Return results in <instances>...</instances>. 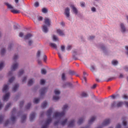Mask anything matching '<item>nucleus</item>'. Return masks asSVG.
<instances>
[{"label":"nucleus","instance_id":"nucleus-49","mask_svg":"<svg viewBox=\"0 0 128 128\" xmlns=\"http://www.w3.org/2000/svg\"><path fill=\"white\" fill-rule=\"evenodd\" d=\"M69 74L71 75H72L74 74V72L73 71L70 70L69 72Z\"/></svg>","mask_w":128,"mask_h":128},{"label":"nucleus","instance_id":"nucleus-35","mask_svg":"<svg viewBox=\"0 0 128 128\" xmlns=\"http://www.w3.org/2000/svg\"><path fill=\"white\" fill-rule=\"evenodd\" d=\"M81 96L82 97H86L88 96V95L85 92H82L81 94Z\"/></svg>","mask_w":128,"mask_h":128},{"label":"nucleus","instance_id":"nucleus-30","mask_svg":"<svg viewBox=\"0 0 128 128\" xmlns=\"http://www.w3.org/2000/svg\"><path fill=\"white\" fill-rule=\"evenodd\" d=\"M62 80H66V77H65V75L64 73H63L62 75Z\"/></svg>","mask_w":128,"mask_h":128},{"label":"nucleus","instance_id":"nucleus-41","mask_svg":"<svg viewBox=\"0 0 128 128\" xmlns=\"http://www.w3.org/2000/svg\"><path fill=\"white\" fill-rule=\"evenodd\" d=\"M6 52L5 50L3 48L1 50V54L2 55H3L4 54L5 52Z\"/></svg>","mask_w":128,"mask_h":128},{"label":"nucleus","instance_id":"nucleus-4","mask_svg":"<svg viewBox=\"0 0 128 128\" xmlns=\"http://www.w3.org/2000/svg\"><path fill=\"white\" fill-rule=\"evenodd\" d=\"M52 120L51 118H50L48 119L46 121L45 124L42 125L41 128H47L50 123Z\"/></svg>","mask_w":128,"mask_h":128},{"label":"nucleus","instance_id":"nucleus-62","mask_svg":"<svg viewBox=\"0 0 128 128\" xmlns=\"http://www.w3.org/2000/svg\"><path fill=\"white\" fill-rule=\"evenodd\" d=\"M58 56L61 59H62V57L60 54L59 52H58Z\"/></svg>","mask_w":128,"mask_h":128},{"label":"nucleus","instance_id":"nucleus-44","mask_svg":"<svg viewBox=\"0 0 128 128\" xmlns=\"http://www.w3.org/2000/svg\"><path fill=\"white\" fill-rule=\"evenodd\" d=\"M53 39L55 41L58 40V38H57L56 36L54 35H53Z\"/></svg>","mask_w":128,"mask_h":128},{"label":"nucleus","instance_id":"nucleus-57","mask_svg":"<svg viewBox=\"0 0 128 128\" xmlns=\"http://www.w3.org/2000/svg\"><path fill=\"white\" fill-rule=\"evenodd\" d=\"M33 43V41L32 40H30L28 41V44L30 46Z\"/></svg>","mask_w":128,"mask_h":128},{"label":"nucleus","instance_id":"nucleus-1","mask_svg":"<svg viewBox=\"0 0 128 128\" xmlns=\"http://www.w3.org/2000/svg\"><path fill=\"white\" fill-rule=\"evenodd\" d=\"M68 106L67 105H65L63 106L62 108L63 111L61 112H56L54 114V117L55 118L62 117L64 116L65 114V112L68 110Z\"/></svg>","mask_w":128,"mask_h":128},{"label":"nucleus","instance_id":"nucleus-19","mask_svg":"<svg viewBox=\"0 0 128 128\" xmlns=\"http://www.w3.org/2000/svg\"><path fill=\"white\" fill-rule=\"evenodd\" d=\"M84 118L83 117L80 118L78 120L77 123L79 124H80L82 123L84 120Z\"/></svg>","mask_w":128,"mask_h":128},{"label":"nucleus","instance_id":"nucleus-2","mask_svg":"<svg viewBox=\"0 0 128 128\" xmlns=\"http://www.w3.org/2000/svg\"><path fill=\"white\" fill-rule=\"evenodd\" d=\"M44 23L47 26L44 25L43 26L42 30L44 32L46 33L48 31L47 26H49L50 24L49 19L48 18L45 19L44 20Z\"/></svg>","mask_w":128,"mask_h":128},{"label":"nucleus","instance_id":"nucleus-59","mask_svg":"<svg viewBox=\"0 0 128 128\" xmlns=\"http://www.w3.org/2000/svg\"><path fill=\"white\" fill-rule=\"evenodd\" d=\"M96 84H94L93 86H92L91 87V88H92V89H94L96 87Z\"/></svg>","mask_w":128,"mask_h":128},{"label":"nucleus","instance_id":"nucleus-36","mask_svg":"<svg viewBox=\"0 0 128 128\" xmlns=\"http://www.w3.org/2000/svg\"><path fill=\"white\" fill-rule=\"evenodd\" d=\"M53 99L54 100H57L59 98V97L58 96H53Z\"/></svg>","mask_w":128,"mask_h":128},{"label":"nucleus","instance_id":"nucleus-20","mask_svg":"<svg viewBox=\"0 0 128 128\" xmlns=\"http://www.w3.org/2000/svg\"><path fill=\"white\" fill-rule=\"evenodd\" d=\"M120 26L122 30V32H124L126 30V29L124 24L122 23L120 24Z\"/></svg>","mask_w":128,"mask_h":128},{"label":"nucleus","instance_id":"nucleus-33","mask_svg":"<svg viewBox=\"0 0 128 128\" xmlns=\"http://www.w3.org/2000/svg\"><path fill=\"white\" fill-rule=\"evenodd\" d=\"M41 72L42 74H45L46 73V70L44 69H42Z\"/></svg>","mask_w":128,"mask_h":128},{"label":"nucleus","instance_id":"nucleus-23","mask_svg":"<svg viewBox=\"0 0 128 128\" xmlns=\"http://www.w3.org/2000/svg\"><path fill=\"white\" fill-rule=\"evenodd\" d=\"M96 117L95 116L92 117L88 122L89 124H91L95 120Z\"/></svg>","mask_w":128,"mask_h":128},{"label":"nucleus","instance_id":"nucleus-26","mask_svg":"<svg viewBox=\"0 0 128 128\" xmlns=\"http://www.w3.org/2000/svg\"><path fill=\"white\" fill-rule=\"evenodd\" d=\"M47 104L46 102L45 101L42 104L41 107L43 108H44L47 105Z\"/></svg>","mask_w":128,"mask_h":128},{"label":"nucleus","instance_id":"nucleus-61","mask_svg":"<svg viewBox=\"0 0 128 128\" xmlns=\"http://www.w3.org/2000/svg\"><path fill=\"white\" fill-rule=\"evenodd\" d=\"M35 6L36 7H37L39 6V4L38 2H36L34 4Z\"/></svg>","mask_w":128,"mask_h":128},{"label":"nucleus","instance_id":"nucleus-16","mask_svg":"<svg viewBox=\"0 0 128 128\" xmlns=\"http://www.w3.org/2000/svg\"><path fill=\"white\" fill-rule=\"evenodd\" d=\"M5 4L7 6V8L10 9L11 10L13 9L12 6L8 3H5Z\"/></svg>","mask_w":128,"mask_h":128},{"label":"nucleus","instance_id":"nucleus-3","mask_svg":"<svg viewBox=\"0 0 128 128\" xmlns=\"http://www.w3.org/2000/svg\"><path fill=\"white\" fill-rule=\"evenodd\" d=\"M123 104V102H118L116 104V102H113L111 104V107L112 108L114 107H120L122 106Z\"/></svg>","mask_w":128,"mask_h":128},{"label":"nucleus","instance_id":"nucleus-63","mask_svg":"<svg viewBox=\"0 0 128 128\" xmlns=\"http://www.w3.org/2000/svg\"><path fill=\"white\" fill-rule=\"evenodd\" d=\"M9 121L8 120H7L5 122L4 124V126H6L9 123Z\"/></svg>","mask_w":128,"mask_h":128},{"label":"nucleus","instance_id":"nucleus-42","mask_svg":"<svg viewBox=\"0 0 128 128\" xmlns=\"http://www.w3.org/2000/svg\"><path fill=\"white\" fill-rule=\"evenodd\" d=\"M68 119H66L63 121H62L61 123V124L63 126L66 123Z\"/></svg>","mask_w":128,"mask_h":128},{"label":"nucleus","instance_id":"nucleus-43","mask_svg":"<svg viewBox=\"0 0 128 128\" xmlns=\"http://www.w3.org/2000/svg\"><path fill=\"white\" fill-rule=\"evenodd\" d=\"M31 104L30 103H28V104L26 106V109H29L31 106Z\"/></svg>","mask_w":128,"mask_h":128},{"label":"nucleus","instance_id":"nucleus-56","mask_svg":"<svg viewBox=\"0 0 128 128\" xmlns=\"http://www.w3.org/2000/svg\"><path fill=\"white\" fill-rule=\"evenodd\" d=\"M90 70L92 71H94L95 70L94 67L93 66H91Z\"/></svg>","mask_w":128,"mask_h":128},{"label":"nucleus","instance_id":"nucleus-47","mask_svg":"<svg viewBox=\"0 0 128 128\" xmlns=\"http://www.w3.org/2000/svg\"><path fill=\"white\" fill-rule=\"evenodd\" d=\"M47 10L45 8H44L42 10V12L44 13H46L47 12Z\"/></svg>","mask_w":128,"mask_h":128},{"label":"nucleus","instance_id":"nucleus-53","mask_svg":"<svg viewBox=\"0 0 128 128\" xmlns=\"http://www.w3.org/2000/svg\"><path fill=\"white\" fill-rule=\"evenodd\" d=\"M80 6L82 7H84L85 6V3L84 2H81L80 3Z\"/></svg>","mask_w":128,"mask_h":128},{"label":"nucleus","instance_id":"nucleus-32","mask_svg":"<svg viewBox=\"0 0 128 128\" xmlns=\"http://www.w3.org/2000/svg\"><path fill=\"white\" fill-rule=\"evenodd\" d=\"M18 55L16 54H15L14 55L13 58V60L14 62H16L17 59L18 58Z\"/></svg>","mask_w":128,"mask_h":128},{"label":"nucleus","instance_id":"nucleus-29","mask_svg":"<svg viewBox=\"0 0 128 128\" xmlns=\"http://www.w3.org/2000/svg\"><path fill=\"white\" fill-rule=\"evenodd\" d=\"M40 99L38 98H35L34 99L33 102L35 104L38 103L40 101Z\"/></svg>","mask_w":128,"mask_h":128},{"label":"nucleus","instance_id":"nucleus-64","mask_svg":"<svg viewBox=\"0 0 128 128\" xmlns=\"http://www.w3.org/2000/svg\"><path fill=\"white\" fill-rule=\"evenodd\" d=\"M121 126L119 124H118L115 128H120Z\"/></svg>","mask_w":128,"mask_h":128},{"label":"nucleus","instance_id":"nucleus-27","mask_svg":"<svg viewBox=\"0 0 128 128\" xmlns=\"http://www.w3.org/2000/svg\"><path fill=\"white\" fill-rule=\"evenodd\" d=\"M83 75L84 76H83L84 80V81L85 82H86V77L85 76L86 75L88 76V74H87L85 72H84Z\"/></svg>","mask_w":128,"mask_h":128},{"label":"nucleus","instance_id":"nucleus-13","mask_svg":"<svg viewBox=\"0 0 128 128\" xmlns=\"http://www.w3.org/2000/svg\"><path fill=\"white\" fill-rule=\"evenodd\" d=\"M52 112V108H50L49 110L47 111L46 115L48 117L50 116L51 113Z\"/></svg>","mask_w":128,"mask_h":128},{"label":"nucleus","instance_id":"nucleus-21","mask_svg":"<svg viewBox=\"0 0 128 128\" xmlns=\"http://www.w3.org/2000/svg\"><path fill=\"white\" fill-rule=\"evenodd\" d=\"M32 36V35L31 34H27L24 37L25 40H28Z\"/></svg>","mask_w":128,"mask_h":128},{"label":"nucleus","instance_id":"nucleus-50","mask_svg":"<svg viewBox=\"0 0 128 128\" xmlns=\"http://www.w3.org/2000/svg\"><path fill=\"white\" fill-rule=\"evenodd\" d=\"M122 97L125 99H127L128 98V96L126 94H124L122 96Z\"/></svg>","mask_w":128,"mask_h":128},{"label":"nucleus","instance_id":"nucleus-9","mask_svg":"<svg viewBox=\"0 0 128 128\" xmlns=\"http://www.w3.org/2000/svg\"><path fill=\"white\" fill-rule=\"evenodd\" d=\"M47 88H42L40 90V95L42 96L44 95L47 91Z\"/></svg>","mask_w":128,"mask_h":128},{"label":"nucleus","instance_id":"nucleus-14","mask_svg":"<svg viewBox=\"0 0 128 128\" xmlns=\"http://www.w3.org/2000/svg\"><path fill=\"white\" fill-rule=\"evenodd\" d=\"M70 7L72 8V10L74 13L76 14L78 13V11L76 8L74 6V5L71 6Z\"/></svg>","mask_w":128,"mask_h":128},{"label":"nucleus","instance_id":"nucleus-54","mask_svg":"<svg viewBox=\"0 0 128 128\" xmlns=\"http://www.w3.org/2000/svg\"><path fill=\"white\" fill-rule=\"evenodd\" d=\"M123 125L124 126H126V121L125 120H124L123 121Z\"/></svg>","mask_w":128,"mask_h":128},{"label":"nucleus","instance_id":"nucleus-25","mask_svg":"<svg viewBox=\"0 0 128 128\" xmlns=\"http://www.w3.org/2000/svg\"><path fill=\"white\" fill-rule=\"evenodd\" d=\"M50 46L52 47L53 48L55 49H56V45L54 43H50L49 44Z\"/></svg>","mask_w":128,"mask_h":128},{"label":"nucleus","instance_id":"nucleus-45","mask_svg":"<svg viewBox=\"0 0 128 128\" xmlns=\"http://www.w3.org/2000/svg\"><path fill=\"white\" fill-rule=\"evenodd\" d=\"M24 72V70H20L19 72V76H20Z\"/></svg>","mask_w":128,"mask_h":128},{"label":"nucleus","instance_id":"nucleus-48","mask_svg":"<svg viewBox=\"0 0 128 128\" xmlns=\"http://www.w3.org/2000/svg\"><path fill=\"white\" fill-rule=\"evenodd\" d=\"M24 101H22L20 102V108H21L22 106L24 103Z\"/></svg>","mask_w":128,"mask_h":128},{"label":"nucleus","instance_id":"nucleus-22","mask_svg":"<svg viewBox=\"0 0 128 128\" xmlns=\"http://www.w3.org/2000/svg\"><path fill=\"white\" fill-rule=\"evenodd\" d=\"M26 115H23L22 117V122L23 123L24 122V121H25L26 119Z\"/></svg>","mask_w":128,"mask_h":128},{"label":"nucleus","instance_id":"nucleus-18","mask_svg":"<svg viewBox=\"0 0 128 128\" xmlns=\"http://www.w3.org/2000/svg\"><path fill=\"white\" fill-rule=\"evenodd\" d=\"M74 120H71L70 122L69 123V124L68 125V127H72L74 125Z\"/></svg>","mask_w":128,"mask_h":128},{"label":"nucleus","instance_id":"nucleus-46","mask_svg":"<svg viewBox=\"0 0 128 128\" xmlns=\"http://www.w3.org/2000/svg\"><path fill=\"white\" fill-rule=\"evenodd\" d=\"M14 78H14L13 77H12V78H10L9 79V81L10 82V83L12 82L14 80Z\"/></svg>","mask_w":128,"mask_h":128},{"label":"nucleus","instance_id":"nucleus-58","mask_svg":"<svg viewBox=\"0 0 128 128\" xmlns=\"http://www.w3.org/2000/svg\"><path fill=\"white\" fill-rule=\"evenodd\" d=\"M47 58L46 56V55H44V58H43V60H44V61L46 62V60Z\"/></svg>","mask_w":128,"mask_h":128},{"label":"nucleus","instance_id":"nucleus-17","mask_svg":"<svg viewBox=\"0 0 128 128\" xmlns=\"http://www.w3.org/2000/svg\"><path fill=\"white\" fill-rule=\"evenodd\" d=\"M19 87V84H16L12 88V90L14 92H15L17 89Z\"/></svg>","mask_w":128,"mask_h":128},{"label":"nucleus","instance_id":"nucleus-7","mask_svg":"<svg viewBox=\"0 0 128 128\" xmlns=\"http://www.w3.org/2000/svg\"><path fill=\"white\" fill-rule=\"evenodd\" d=\"M70 11L69 8L67 7L65 10L64 14L67 18H69L70 16Z\"/></svg>","mask_w":128,"mask_h":128},{"label":"nucleus","instance_id":"nucleus-51","mask_svg":"<svg viewBox=\"0 0 128 128\" xmlns=\"http://www.w3.org/2000/svg\"><path fill=\"white\" fill-rule=\"evenodd\" d=\"M45 83V81L43 80L42 79L40 81V84H43Z\"/></svg>","mask_w":128,"mask_h":128},{"label":"nucleus","instance_id":"nucleus-37","mask_svg":"<svg viewBox=\"0 0 128 128\" xmlns=\"http://www.w3.org/2000/svg\"><path fill=\"white\" fill-rule=\"evenodd\" d=\"M43 18L40 16H38L37 17V19L38 21H41L42 20Z\"/></svg>","mask_w":128,"mask_h":128},{"label":"nucleus","instance_id":"nucleus-38","mask_svg":"<svg viewBox=\"0 0 128 128\" xmlns=\"http://www.w3.org/2000/svg\"><path fill=\"white\" fill-rule=\"evenodd\" d=\"M11 105L12 104L11 103H8L6 106L5 110H6L8 109V108L9 107H10Z\"/></svg>","mask_w":128,"mask_h":128},{"label":"nucleus","instance_id":"nucleus-60","mask_svg":"<svg viewBox=\"0 0 128 128\" xmlns=\"http://www.w3.org/2000/svg\"><path fill=\"white\" fill-rule=\"evenodd\" d=\"M40 51H38L37 52V54H36L37 56L38 57H39L40 56Z\"/></svg>","mask_w":128,"mask_h":128},{"label":"nucleus","instance_id":"nucleus-24","mask_svg":"<svg viewBox=\"0 0 128 128\" xmlns=\"http://www.w3.org/2000/svg\"><path fill=\"white\" fill-rule=\"evenodd\" d=\"M8 88V86L7 85H4L2 89L3 92L6 91Z\"/></svg>","mask_w":128,"mask_h":128},{"label":"nucleus","instance_id":"nucleus-11","mask_svg":"<svg viewBox=\"0 0 128 128\" xmlns=\"http://www.w3.org/2000/svg\"><path fill=\"white\" fill-rule=\"evenodd\" d=\"M72 85V84L70 82H66L62 86V87L64 88L68 87H70Z\"/></svg>","mask_w":128,"mask_h":128},{"label":"nucleus","instance_id":"nucleus-28","mask_svg":"<svg viewBox=\"0 0 128 128\" xmlns=\"http://www.w3.org/2000/svg\"><path fill=\"white\" fill-rule=\"evenodd\" d=\"M11 12L14 14L19 13L20 12V11L19 10H14L13 9L11 10Z\"/></svg>","mask_w":128,"mask_h":128},{"label":"nucleus","instance_id":"nucleus-8","mask_svg":"<svg viewBox=\"0 0 128 128\" xmlns=\"http://www.w3.org/2000/svg\"><path fill=\"white\" fill-rule=\"evenodd\" d=\"M18 64V63L16 62L12 66L11 69V71H14L17 68Z\"/></svg>","mask_w":128,"mask_h":128},{"label":"nucleus","instance_id":"nucleus-55","mask_svg":"<svg viewBox=\"0 0 128 128\" xmlns=\"http://www.w3.org/2000/svg\"><path fill=\"white\" fill-rule=\"evenodd\" d=\"M61 50L62 51H64L65 50V47L63 46H62L61 47Z\"/></svg>","mask_w":128,"mask_h":128},{"label":"nucleus","instance_id":"nucleus-34","mask_svg":"<svg viewBox=\"0 0 128 128\" xmlns=\"http://www.w3.org/2000/svg\"><path fill=\"white\" fill-rule=\"evenodd\" d=\"M4 66V62L3 61L0 62V70L2 69Z\"/></svg>","mask_w":128,"mask_h":128},{"label":"nucleus","instance_id":"nucleus-40","mask_svg":"<svg viewBox=\"0 0 128 128\" xmlns=\"http://www.w3.org/2000/svg\"><path fill=\"white\" fill-rule=\"evenodd\" d=\"M54 92L56 94H60V91L57 90L56 89L54 91Z\"/></svg>","mask_w":128,"mask_h":128},{"label":"nucleus","instance_id":"nucleus-31","mask_svg":"<svg viewBox=\"0 0 128 128\" xmlns=\"http://www.w3.org/2000/svg\"><path fill=\"white\" fill-rule=\"evenodd\" d=\"M33 82L34 81L32 79H31L28 82V86H30L32 85V84Z\"/></svg>","mask_w":128,"mask_h":128},{"label":"nucleus","instance_id":"nucleus-52","mask_svg":"<svg viewBox=\"0 0 128 128\" xmlns=\"http://www.w3.org/2000/svg\"><path fill=\"white\" fill-rule=\"evenodd\" d=\"M4 118V117L2 115L0 116V123L2 122Z\"/></svg>","mask_w":128,"mask_h":128},{"label":"nucleus","instance_id":"nucleus-10","mask_svg":"<svg viewBox=\"0 0 128 128\" xmlns=\"http://www.w3.org/2000/svg\"><path fill=\"white\" fill-rule=\"evenodd\" d=\"M10 95V94L9 93H6L5 96H4L3 98V100L4 101H7Z\"/></svg>","mask_w":128,"mask_h":128},{"label":"nucleus","instance_id":"nucleus-15","mask_svg":"<svg viewBox=\"0 0 128 128\" xmlns=\"http://www.w3.org/2000/svg\"><path fill=\"white\" fill-rule=\"evenodd\" d=\"M57 33L60 36L64 35V33L63 31L60 29H58L57 30Z\"/></svg>","mask_w":128,"mask_h":128},{"label":"nucleus","instance_id":"nucleus-12","mask_svg":"<svg viewBox=\"0 0 128 128\" xmlns=\"http://www.w3.org/2000/svg\"><path fill=\"white\" fill-rule=\"evenodd\" d=\"M35 115V113L34 112H32L30 114V121H33V119L34 118Z\"/></svg>","mask_w":128,"mask_h":128},{"label":"nucleus","instance_id":"nucleus-6","mask_svg":"<svg viewBox=\"0 0 128 128\" xmlns=\"http://www.w3.org/2000/svg\"><path fill=\"white\" fill-rule=\"evenodd\" d=\"M110 122V120L109 119L105 120L102 122V126H104L108 124Z\"/></svg>","mask_w":128,"mask_h":128},{"label":"nucleus","instance_id":"nucleus-39","mask_svg":"<svg viewBox=\"0 0 128 128\" xmlns=\"http://www.w3.org/2000/svg\"><path fill=\"white\" fill-rule=\"evenodd\" d=\"M112 64L114 65H116L118 64V62L117 60H113L112 62Z\"/></svg>","mask_w":128,"mask_h":128},{"label":"nucleus","instance_id":"nucleus-5","mask_svg":"<svg viewBox=\"0 0 128 128\" xmlns=\"http://www.w3.org/2000/svg\"><path fill=\"white\" fill-rule=\"evenodd\" d=\"M16 111V109L15 108H13V109L12 110V115L11 116V118H10V119L11 120L12 122L13 123L15 122L16 120V118L14 116Z\"/></svg>","mask_w":128,"mask_h":128}]
</instances>
